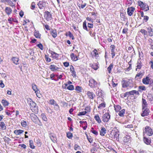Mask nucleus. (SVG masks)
<instances>
[{
    "label": "nucleus",
    "instance_id": "obj_1",
    "mask_svg": "<svg viewBox=\"0 0 153 153\" xmlns=\"http://www.w3.org/2000/svg\"><path fill=\"white\" fill-rule=\"evenodd\" d=\"M122 87L123 88H131L134 86L133 81L131 79H126L123 80Z\"/></svg>",
    "mask_w": 153,
    "mask_h": 153
},
{
    "label": "nucleus",
    "instance_id": "obj_2",
    "mask_svg": "<svg viewBox=\"0 0 153 153\" xmlns=\"http://www.w3.org/2000/svg\"><path fill=\"white\" fill-rule=\"evenodd\" d=\"M27 100L28 103L30 106L31 110H33L34 112H38V107L36 106V103L33 101L30 98H29Z\"/></svg>",
    "mask_w": 153,
    "mask_h": 153
},
{
    "label": "nucleus",
    "instance_id": "obj_3",
    "mask_svg": "<svg viewBox=\"0 0 153 153\" xmlns=\"http://www.w3.org/2000/svg\"><path fill=\"white\" fill-rule=\"evenodd\" d=\"M143 83L145 85L149 84L150 85H152L153 83V80L148 76H146V78H143L142 79Z\"/></svg>",
    "mask_w": 153,
    "mask_h": 153
},
{
    "label": "nucleus",
    "instance_id": "obj_4",
    "mask_svg": "<svg viewBox=\"0 0 153 153\" xmlns=\"http://www.w3.org/2000/svg\"><path fill=\"white\" fill-rule=\"evenodd\" d=\"M119 134L118 131H112L110 134V137L112 139H116L117 141L119 140Z\"/></svg>",
    "mask_w": 153,
    "mask_h": 153
},
{
    "label": "nucleus",
    "instance_id": "obj_5",
    "mask_svg": "<svg viewBox=\"0 0 153 153\" xmlns=\"http://www.w3.org/2000/svg\"><path fill=\"white\" fill-rule=\"evenodd\" d=\"M89 82V85L91 88H95L97 86V82L94 79L90 78Z\"/></svg>",
    "mask_w": 153,
    "mask_h": 153
},
{
    "label": "nucleus",
    "instance_id": "obj_6",
    "mask_svg": "<svg viewBox=\"0 0 153 153\" xmlns=\"http://www.w3.org/2000/svg\"><path fill=\"white\" fill-rule=\"evenodd\" d=\"M138 4L142 10L147 11L149 10L148 5L144 3L143 2L140 1L138 3Z\"/></svg>",
    "mask_w": 153,
    "mask_h": 153
},
{
    "label": "nucleus",
    "instance_id": "obj_7",
    "mask_svg": "<svg viewBox=\"0 0 153 153\" xmlns=\"http://www.w3.org/2000/svg\"><path fill=\"white\" fill-rule=\"evenodd\" d=\"M144 132L149 136H152L153 134L152 129L150 127L146 126L145 128Z\"/></svg>",
    "mask_w": 153,
    "mask_h": 153
},
{
    "label": "nucleus",
    "instance_id": "obj_8",
    "mask_svg": "<svg viewBox=\"0 0 153 153\" xmlns=\"http://www.w3.org/2000/svg\"><path fill=\"white\" fill-rule=\"evenodd\" d=\"M110 118V116L108 113H106L102 116V120L104 122H107Z\"/></svg>",
    "mask_w": 153,
    "mask_h": 153
},
{
    "label": "nucleus",
    "instance_id": "obj_9",
    "mask_svg": "<svg viewBox=\"0 0 153 153\" xmlns=\"http://www.w3.org/2000/svg\"><path fill=\"white\" fill-rule=\"evenodd\" d=\"M30 117L33 122L36 123H37L38 121H39V120L36 115L33 113L30 114Z\"/></svg>",
    "mask_w": 153,
    "mask_h": 153
},
{
    "label": "nucleus",
    "instance_id": "obj_10",
    "mask_svg": "<svg viewBox=\"0 0 153 153\" xmlns=\"http://www.w3.org/2000/svg\"><path fill=\"white\" fill-rule=\"evenodd\" d=\"M39 8L40 9H43L46 6V3L45 1H40L37 4Z\"/></svg>",
    "mask_w": 153,
    "mask_h": 153
},
{
    "label": "nucleus",
    "instance_id": "obj_11",
    "mask_svg": "<svg viewBox=\"0 0 153 153\" xmlns=\"http://www.w3.org/2000/svg\"><path fill=\"white\" fill-rule=\"evenodd\" d=\"M44 17L47 20H51L52 19V15L48 11L45 12Z\"/></svg>",
    "mask_w": 153,
    "mask_h": 153
},
{
    "label": "nucleus",
    "instance_id": "obj_12",
    "mask_svg": "<svg viewBox=\"0 0 153 153\" xmlns=\"http://www.w3.org/2000/svg\"><path fill=\"white\" fill-rule=\"evenodd\" d=\"M91 55L93 58L97 59L99 57V54L97 50L94 49L91 53Z\"/></svg>",
    "mask_w": 153,
    "mask_h": 153
},
{
    "label": "nucleus",
    "instance_id": "obj_13",
    "mask_svg": "<svg viewBox=\"0 0 153 153\" xmlns=\"http://www.w3.org/2000/svg\"><path fill=\"white\" fill-rule=\"evenodd\" d=\"M134 10L135 8L134 7H128L127 9V13L128 15L130 16H131L133 14Z\"/></svg>",
    "mask_w": 153,
    "mask_h": 153
},
{
    "label": "nucleus",
    "instance_id": "obj_14",
    "mask_svg": "<svg viewBox=\"0 0 153 153\" xmlns=\"http://www.w3.org/2000/svg\"><path fill=\"white\" fill-rule=\"evenodd\" d=\"M142 109H144V108H148V103L146 100L143 98L142 99Z\"/></svg>",
    "mask_w": 153,
    "mask_h": 153
},
{
    "label": "nucleus",
    "instance_id": "obj_15",
    "mask_svg": "<svg viewBox=\"0 0 153 153\" xmlns=\"http://www.w3.org/2000/svg\"><path fill=\"white\" fill-rule=\"evenodd\" d=\"M50 69L53 71H58L59 68L54 65H51L49 67Z\"/></svg>",
    "mask_w": 153,
    "mask_h": 153
},
{
    "label": "nucleus",
    "instance_id": "obj_16",
    "mask_svg": "<svg viewBox=\"0 0 153 153\" xmlns=\"http://www.w3.org/2000/svg\"><path fill=\"white\" fill-rule=\"evenodd\" d=\"M143 113L141 114V116L142 117H144L146 116H147L149 114V109L147 108H144V109L143 110Z\"/></svg>",
    "mask_w": 153,
    "mask_h": 153
},
{
    "label": "nucleus",
    "instance_id": "obj_17",
    "mask_svg": "<svg viewBox=\"0 0 153 153\" xmlns=\"http://www.w3.org/2000/svg\"><path fill=\"white\" fill-rule=\"evenodd\" d=\"M110 48H111V54L112 55V58H114L115 55L114 49L115 48V47L114 45H111Z\"/></svg>",
    "mask_w": 153,
    "mask_h": 153
},
{
    "label": "nucleus",
    "instance_id": "obj_18",
    "mask_svg": "<svg viewBox=\"0 0 153 153\" xmlns=\"http://www.w3.org/2000/svg\"><path fill=\"white\" fill-rule=\"evenodd\" d=\"M88 97L90 99H93L94 97H95V95L92 92L88 91L87 93Z\"/></svg>",
    "mask_w": 153,
    "mask_h": 153
},
{
    "label": "nucleus",
    "instance_id": "obj_19",
    "mask_svg": "<svg viewBox=\"0 0 153 153\" xmlns=\"http://www.w3.org/2000/svg\"><path fill=\"white\" fill-rule=\"evenodd\" d=\"M51 53L52 56V57L54 59H58V57L59 56V54L56 53L53 51H51Z\"/></svg>",
    "mask_w": 153,
    "mask_h": 153
},
{
    "label": "nucleus",
    "instance_id": "obj_20",
    "mask_svg": "<svg viewBox=\"0 0 153 153\" xmlns=\"http://www.w3.org/2000/svg\"><path fill=\"white\" fill-rule=\"evenodd\" d=\"M142 66V63L141 62V60L140 59H138L137 62V68H136V70L137 71V69H140Z\"/></svg>",
    "mask_w": 153,
    "mask_h": 153
},
{
    "label": "nucleus",
    "instance_id": "obj_21",
    "mask_svg": "<svg viewBox=\"0 0 153 153\" xmlns=\"http://www.w3.org/2000/svg\"><path fill=\"white\" fill-rule=\"evenodd\" d=\"M70 71L72 73V75L74 77L76 76V72L75 71V70L74 67L71 65L70 67Z\"/></svg>",
    "mask_w": 153,
    "mask_h": 153
},
{
    "label": "nucleus",
    "instance_id": "obj_22",
    "mask_svg": "<svg viewBox=\"0 0 153 153\" xmlns=\"http://www.w3.org/2000/svg\"><path fill=\"white\" fill-rule=\"evenodd\" d=\"M106 130L105 128L104 127H102L100 130V134L102 136H104L105 134H106Z\"/></svg>",
    "mask_w": 153,
    "mask_h": 153
},
{
    "label": "nucleus",
    "instance_id": "obj_23",
    "mask_svg": "<svg viewBox=\"0 0 153 153\" xmlns=\"http://www.w3.org/2000/svg\"><path fill=\"white\" fill-rule=\"evenodd\" d=\"M11 60L16 65H18L19 64L18 62L19 59L17 57H13L11 59Z\"/></svg>",
    "mask_w": 153,
    "mask_h": 153
},
{
    "label": "nucleus",
    "instance_id": "obj_24",
    "mask_svg": "<svg viewBox=\"0 0 153 153\" xmlns=\"http://www.w3.org/2000/svg\"><path fill=\"white\" fill-rule=\"evenodd\" d=\"M5 11L7 15H9L12 13V10L10 7H7L5 9Z\"/></svg>",
    "mask_w": 153,
    "mask_h": 153
},
{
    "label": "nucleus",
    "instance_id": "obj_25",
    "mask_svg": "<svg viewBox=\"0 0 153 153\" xmlns=\"http://www.w3.org/2000/svg\"><path fill=\"white\" fill-rule=\"evenodd\" d=\"M24 132L23 130H16L14 131V133L16 135H20Z\"/></svg>",
    "mask_w": 153,
    "mask_h": 153
},
{
    "label": "nucleus",
    "instance_id": "obj_26",
    "mask_svg": "<svg viewBox=\"0 0 153 153\" xmlns=\"http://www.w3.org/2000/svg\"><path fill=\"white\" fill-rule=\"evenodd\" d=\"M6 126L4 122H0V128L2 130H5L6 128Z\"/></svg>",
    "mask_w": 153,
    "mask_h": 153
},
{
    "label": "nucleus",
    "instance_id": "obj_27",
    "mask_svg": "<svg viewBox=\"0 0 153 153\" xmlns=\"http://www.w3.org/2000/svg\"><path fill=\"white\" fill-rule=\"evenodd\" d=\"M137 91L135 90H133L130 91L126 92L127 94L128 97H129L130 95H133L134 94H136L137 93Z\"/></svg>",
    "mask_w": 153,
    "mask_h": 153
},
{
    "label": "nucleus",
    "instance_id": "obj_28",
    "mask_svg": "<svg viewBox=\"0 0 153 153\" xmlns=\"http://www.w3.org/2000/svg\"><path fill=\"white\" fill-rule=\"evenodd\" d=\"M32 88L35 91V93L39 92V91L38 89L37 86L35 84H32Z\"/></svg>",
    "mask_w": 153,
    "mask_h": 153
},
{
    "label": "nucleus",
    "instance_id": "obj_29",
    "mask_svg": "<svg viewBox=\"0 0 153 153\" xmlns=\"http://www.w3.org/2000/svg\"><path fill=\"white\" fill-rule=\"evenodd\" d=\"M94 119L97 122L100 123H101V120L98 115H96L94 117Z\"/></svg>",
    "mask_w": 153,
    "mask_h": 153
},
{
    "label": "nucleus",
    "instance_id": "obj_30",
    "mask_svg": "<svg viewBox=\"0 0 153 153\" xmlns=\"http://www.w3.org/2000/svg\"><path fill=\"white\" fill-rule=\"evenodd\" d=\"M71 57L73 61H76L78 59L77 56L74 55V53H71Z\"/></svg>",
    "mask_w": 153,
    "mask_h": 153
},
{
    "label": "nucleus",
    "instance_id": "obj_31",
    "mask_svg": "<svg viewBox=\"0 0 153 153\" xmlns=\"http://www.w3.org/2000/svg\"><path fill=\"white\" fill-rule=\"evenodd\" d=\"M147 29L149 35L151 36H153V30L151 27H148Z\"/></svg>",
    "mask_w": 153,
    "mask_h": 153
},
{
    "label": "nucleus",
    "instance_id": "obj_32",
    "mask_svg": "<svg viewBox=\"0 0 153 153\" xmlns=\"http://www.w3.org/2000/svg\"><path fill=\"white\" fill-rule=\"evenodd\" d=\"M1 102L5 107L8 106L9 104L8 102L6 100H2Z\"/></svg>",
    "mask_w": 153,
    "mask_h": 153
},
{
    "label": "nucleus",
    "instance_id": "obj_33",
    "mask_svg": "<svg viewBox=\"0 0 153 153\" xmlns=\"http://www.w3.org/2000/svg\"><path fill=\"white\" fill-rule=\"evenodd\" d=\"M34 35L37 38H40L41 36V34L38 31L35 30L34 32Z\"/></svg>",
    "mask_w": 153,
    "mask_h": 153
},
{
    "label": "nucleus",
    "instance_id": "obj_34",
    "mask_svg": "<svg viewBox=\"0 0 153 153\" xmlns=\"http://www.w3.org/2000/svg\"><path fill=\"white\" fill-rule=\"evenodd\" d=\"M51 34L53 38H55L57 36L56 31V30H52L51 33Z\"/></svg>",
    "mask_w": 153,
    "mask_h": 153
},
{
    "label": "nucleus",
    "instance_id": "obj_35",
    "mask_svg": "<svg viewBox=\"0 0 153 153\" xmlns=\"http://www.w3.org/2000/svg\"><path fill=\"white\" fill-rule=\"evenodd\" d=\"M130 137L129 136L126 135L123 138L124 142L126 143L129 140Z\"/></svg>",
    "mask_w": 153,
    "mask_h": 153
},
{
    "label": "nucleus",
    "instance_id": "obj_36",
    "mask_svg": "<svg viewBox=\"0 0 153 153\" xmlns=\"http://www.w3.org/2000/svg\"><path fill=\"white\" fill-rule=\"evenodd\" d=\"M144 141L147 144H149L151 142V140L149 139L146 137L144 138Z\"/></svg>",
    "mask_w": 153,
    "mask_h": 153
},
{
    "label": "nucleus",
    "instance_id": "obj_37",
    "mask_svg": "<svg viewBox=\"0 0 153 153\" xmlns=\"http://www.w3.org/2000/svg\"><path fill=\"white\" fill-rule=\"evenodd\" d=\"M56 103H57L56 101L53 99H51L49 100V104L51 105H54Z\"/></svg>",
    "mask_w": 153,
    "mask_h": 153
},
{
    "label": "nucleus",
    "instance_id": "obj_38",
    "mask_svg": "<svg viewBox=\"0 0 153 153\" xmlns=\"http://www.w3.org/2000/svg\"><path fill=\"white\" fill-rule=\"evenodd\" d=\"M29 142L30 143V147L33 149H34L35 148V146H34L33 144V141L31 140H30L29 141Z\"/></svg>",
    "mask_w": 153,
    "mask_h": 153
},
{
    "label": "nucleus",
    "instance_id": "obj_39",
    "mask_svg": "<svg viewBox=\"0 0 153 153\" xmlns=\"http://www.w3.org/2000/svg\"><path fill=\"white\" fill-rule=\"evenodd\" d=\"M125 111V110L124 109H123L119 111L118 114L121 117H123L124 116Z\"/></svg>",
    "mask_w": 153,
    "mask_h": 153
},
{
    "label": "nucleus",
    "instance_id": "obj_40",
    "mask_svg": "<svg viewBox=\"0 0 153 153\" xmlns=\"http://www.w3.org/2000/svg\"><path fill=\"white\" fill-rule=\"evenodd\" d=\"M91 66L93 69L95 70H97L99 68L98 65L96 63H94L92 64Z\"/></svg>",
    "mask_w": 153,
    "mask_h": 153
},
{
    "label": "nucleus",
    "instance_id": "obj_41",
    "mask_svg": "<svg viewBox=\"0 0 153 153\" xmlns=\"http://www.w3.org/2000/svg\"><path fill=\"white\" fill-rule=\"evenodd\" d=\"M41 117L42 119L45 121H47V119L46 117V115L45 114L42 113L41 114Z\"/></svg>",
    "mask_w": 153,
    "mask_h": 153
},
{
    "label": "nucleus",
    "instance_id": "obj_42",
    "mask_svg": "<svg viewBox=\"0 0 153 153\" xmlns=\"http://www.w3.org/2000/svg\"><path fill=\"white\" fill-rule=\"evenodd\" d=\"M113 68V65L112 64H110V65H109V67L107 68V70L109 73H111V71Z\"/></svg>",
    "mask_w": 153,
    "mask_h": 153
},
{
    "label": "nucleus",
    "instance_id": "obj_43",
    "mask_svg": "<svg viewBox=\"0 0 153 153\" xmlns=\"http://www.w3.org/2000/svg\"><path fill=\"white\" fill-rule=\"evenodd\" d=\"M105 107V103L103 102L99 105L98 108H102Z\"/></svg>",
    "mask_w": 153,
    "mask_h": 153
},
{
    "label": "nucleus",
    "instance_id": "obj_44",
    "mask_svg": "<svg viewBox=\"0 0 153 153\" xmlns=\"http://www.w3.org/2000/svg\"><path fill=\"white\" fill-rule=\"evenodd\" d=\"M139 91H145L146 89V87L144 86H139Z\"/></svg>",
    "mask_w": 153,
    "mask_h": 153
},
{
    "label": "nucleus",
    "instance_id": "obj_45",
    "mask_svg": "<svg viewBox=\"0 0 153 153\" xmlns=\"http://www.w3.org/2000/svg\"><path fill=\"white\" fill-rule=\"evenodd\" d=\"M87 113V112L86 111H84L82 112H79V114H78V115L81 116L82 115H85Z\"/></svg>",
    "mask_w": 153,
    "mask_h": 153
},
{
    "label": "nucleus",
    "instance_id": "obj_46",
    "mask_svg": "<svg viewBox=\"0 0 153 153\" xmlns=\"http://www.w3.org/2000/svg\"><path fill=\"white\" fill-rule=\"evenodd\" d=\"M82 88L79 86H77L76 87L75 90L78 91V92H80L81 91Z\"/></svg>",
    "mask_w": 153,
    "mask_h": 153
},
{
    "label": "nucleus",
    "instance_id": "obj_47",
    "mask_svg": "<svg viewBox=\"0 0 153 153\" xmlns=\"http://www.w3.org/2000/svg\"><path fill=\"white\" fill-rule=\"evenodd\" d=\"M67 88L70 90H72L74 89V87L73 85H70L67 87Z\"/></svg>",
    "mask_w": 153,
    "mask_h": 153
},
{
    "label": "nucleus",
    "instance_id": "obj_48",
    "mask_svg": "<svg viewBox=\"0 0 153 153\" xmlns=\"http://www.w3.org/2000/svg\"><path fill=\"white\" fill-rule=\"evenodd\" d=\"M21 125L24 127H25L27 126L26 122L25 121L23 120L21 123Z\"/></svg>",
    "mask_w": 153,
    "mask_h": 153
},
{
    "label": "nucleus",
    "instance_id": "obj_49",
    "mask_svg": "<svg viewBox=\"0 0 153 153\" xmlns=\"http://www.w3.org/2000/svg\"><path fill=\"white\" fill-rule=\"evenodd\" d=\"M139 59L141 60V58L143 57V54L141 51H139Z\"/></svg>",
    "mask_w": 153,
    "mask_h": 153
},
{
    "label": "nucleus",
    "instance_id": "obj_50",
    "mask_svg": "<svg viewBox=\"0 0 153 153\" xmlns=\"http://www.w3.org/2000/svg\"><path fill=\"white\" fill-rule=\"evenodd\" d=\"M67 136L68 138H71L73 137V135L72 133L69 132L67 133Z\"/></svg>",
    "mask_w": 153,
    "mask_h": 153
},
{
    "label": "nucleus",
    "instance_id": "obj_51",
    "mask_svg": "<svg viewBox=\"0 0 153 153\" xmlns=\"http://www.w3.org/2000/svg\"><path fill=\"white\" fill-rule=\"evenodd\" d=\"M54 109L58 111L59 109V105H58L57 103H56L54 105Z\"/></svg>",
    "mask_w": 153,
    "mask_h": 153
},
{
    "label": "nucleus",
    "instance_id": "obj_52",
    "mask_svg": "<svg viewBox=\"0 0 153 153\" xmlns=\"http://www.w3.org/2000/svg\"><path fill=\"white\" fill-rule=\"evenodd\" d=\"M115 109L116 112H118L121 109V107L120 105H117L115 107Z\"/></svg>",
    "mask_w": 153,
    "mask_h": 153
},
{
    "label": "nucleus",
    "instance_id": "obj_53",
    "mask_svg": "<svg viewBox=\"0 0 153 153\" xmlns=\"http://www.w3.org/2000/svg\"><path fill=\"white\" fill-rule=\"evenodd\" d=\"M35 8V4L34 2H32L31 4L30 8L32 10H33Z\"/></svg>",
    "mask_w": 153,
    "mask_h": 153
},
{
    "label": "nucleus",
    "instance_id": "obj_54",
    "mask_svg": "<svg viewBox=\"0 0 153 153\" xmlns=\"http://www.w3.org/2000/svg\"><path fill=\"white\" fill-rule=\"evenodd\" d=\"M83 28L84 29L86 30L87 31H88V28L86 25V22H84L83 23Z\"/></svg>",
    "mask_w": 153,
    "mask_h": 153
},
{
    "label": "nucleus",
    "instance_id": "obj_55",
    "mask_svg": "<svg viewBox=\"0 0 153 153\" xmlns=\"http://www.w3.org/2000/svg\"><path fill=\"white\" fill-rule=\"evenodd\" d=\"M133 49V48L132 46H129L128 48L127 49V50L128 52H131L132 51Z\"/></svg>",
    "mask_w": 153,
    "mask_h": 153
},
{
    "label": "nucleus",
    "instance_id": "obj_56",
    "mask_svg": "<svg viewBox=\"0 0 153 153\" xmlns=\"http://www.w3.org/2000/svg\"><path fill=\"white\" fill-rule=\"evenodd\" d=\"M46 60L47 62H49L51 61V59L49 58L46 55H45Z\"/></svg>",
    "mask_w": 153,
    "mask_h": 153
},
{
    "label": "nucleus",
    "instance_id": "obj_57",
    "mask_svg": "<svg viewBox=\"0 0 153 153\" xmlns=\"http://www.w3.org/2000/svg\"><path fill=\"white\" fill-rule=\"evenodd\" d=\"M68 36L70 37V38H71L72 39H74V38L73 34L71 33L70 32H68Z\"/></svg>",
    "mask_w": 153,
    "mask_h": 153
},
{
    "label": "nucleus",
    "instance_id": "obj_58",
    "mask_svg": "<svg viewBox=\"0 0 153 153\" xmlns=\"http://www.w3.org/2000/svg\"><path fill=\"white\" fill-rule=\"evenodd\" d=\"M4 86V85L3 82L2 80L0 81V87L1 88H3Z\"/></svg>",
    "mask_w": 153,
    "mask_h": 153
},
{
    "label": "nucleus",
    "instance_id": "obj_59",
    "mask_svg": "<svg viewBox=\"0 0 153 153\" xmlns=\"http://www.w3.org/2000/svg\"><path fill=\"white\" fill-rule=\"evenodd\" d=\"M87 138L89 142L90 143H91L92 142L93 140L92 139V138L90 136V137H89L88 136H87Z\"/></svg>",
    "mask_w": 153,
    "mask_h": 153
},
{
    "label": "nucleus",
    "instance_id": "obj_60",
    "mask_svg": "<svg viewBox=\"0 0 153 153\" xmlns=\"http://www.w3.org/2000/svg\"><path fill=\"white\" fill-rule=\"evenodd\" d=\"M120 17L121 19H123V20H125V19H126L125 16L124 15L123 13H121L120 14Z\"/></svg>",
    "mask_w": 153,
    "mask_h": 153
},
{
    "label": "nucleus",
    "instance_id": "obj_61",
    "mask_svg": "<svg viewBox=\"0 0 153 153\" xmlns=\"http://www.w3.org/2000/svg\"><path fill=\"white\" fill-rule=\"evenodd\" d=\"M128 29L127 28H124L122 31V33H126L128 31Z\"/></svg>",
    "mask_w": 153,
    "mask_h": 153
},
{
    "label": "nucleus",
    "instance_id": "obj_62",
    "mask_svg": "<svg viewBox=\"0 0 153 153\" xmlns=\"http://www.w3.org/2000/svg\"><path fill=\"white\" fill-rule=\"evenodd\" d=\"M37 46L40 48L41 50H42L43 49V46L40 43L37 45Z\"/></svg>",
    "mask_w": 153,
    "mask_h": 153
},
{
    "label": "nucleus",
    "instance_id": "obj_63",
    "mask_svg": "<svg viewBox=\"0 0 153 153\" xmlns=\"http://www.w3.org/2000/svg\"><path fill=\"white\" fill-rule=\"evenodd\" d=\"M92 129L91 131L95 135H97L98 134V132L97 131L93 130V128H92Z\"/></svg>",
    "mask_w": 153,
    "mask_h": 153
},
{
    "label": "nucleus",
    "instance_id": "obj_64",
    "mask_svg": "<svg viewBox=\"0 0 153 153\" xmlns=\"http://www.w3.org/2000/svg\"><path fill=\"white\" fill-rule=\"evenodd\" d=\"M19 146H21V147L23 148V149H25L26 148V146L24 144H20Z\"/></svg>",
    "mask_w": 153,
    "mask_h": 153
}]
</instances>
